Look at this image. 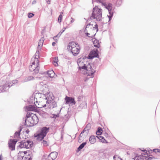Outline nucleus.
I'll use <instances>...</instances> for the list:
<instances>
[{"label": "nucleus", "instance_id": "2", "mask_svg": "<svg viewBox=\"0 0 160 160\" xmlns=\"http://www.w3.org/2000/svg\"><path fill=\"white\" fill-rule=\"evenodd\" d=\"M98 26L95 22H92L87 25L85 32L87 36L89 37H93L98 31Z\"/></svg>", "mask_w": 160, "mask_h": 160}, {"label": "nucleus", "instance_id": "26", "mask_svg": "<svg viewBox=\"0 0 160 160\" xmlns=\"http://www.w3.org/2000/svg\"><path fill=\"white\" fill-rule=\"evenodd\" d=\"M44 41V38L43 37L41 38L40 39L38 42V46L42 47L43 44V43Z\"/></svg>", "mask_w": 160, "mask_h": 160}, {"label": "nucleus", "instance_id": "1", "mask_svg": "<svg viewBox=\"0 0 160 160\" xmlns=\"http://www.w3.org/2000/svg\"><path fill=\"white\" fill-rule=\"evenodd\" d=\"M44 95L41 93L36 94L34 98V104L37 107L42 108L46 106L47 104V100L45 98Z\"/></svg>", "mask_w": 160, "mask_h": 160}, {"label": "nucleus", "instance_id": "33", "mask_svg": "<svg viewBox=\"0 0 160 160\" xmlns=\"http://www.w3.org/2000/svg\"><path fill=\"white\" fill-rule=\"evenodd\" d=\"M42 143L43 145L45 146H47L48 145V142L46 141L43 140Z\"/></svg>", "mask_w": 160, "mask_h": 160}, {"label": "nucleus", "instance_id": "9", "mask_svg": "<svg viewBox=\"0 0 160 160\" xmlns=\"http://www.w3.org/2000/svg\"><path fill=\"white\" fill-rule=\"evenodd\" d=\"M84 74L87 76H90L93 77L94 76V74L95 71L92 68L91 64L88 63L87 65L86 66V68L84 69Z\"/></svg>", "mask_w": 160, "mask_h": 160}, {"label": "nucleus", "instance_id": "3", "mask_svg": "<svg viewBox=\"0 0 160 160\" xmlns=\"http://www.w3.org/2000/svg\"><path fill=\"white\" fill-rule=\"evenodd\" d=\"M30 117V114L28 113L27 115V118L25 120V123L29 126H32L36 124L38 122V118L35 114H32Z\"/></svg>", "mask_w": 160, "mask_h": 160}, {"label": "nucleus", "instance_id": "18", "mask_svg": "<svg viewBox=\"0 0 160 160\" xmlns=\"http://www.w3.org/2000/svg\"><path fill=\"white\" fill-rule=\"evenodd\" d=\"M37 108L34 106L29 105L26 107V109L28 111H36Z\"/></svg>", "mask_w": 160, "mask_h": 160}, {"label": "nucleus", "instance_id": "41", "mask_svg": "<svg viewBox=\"0 0 160 160\" xmlns=\"http://www.w3.org/2000/svg\"><path fill=\"white\" fill-rule=\"evenodd\" d=\"M117 156H114L113 157V158H117Z\"/></svg>", "mask_w": 160, "mask_h": 160}, {"label": "nucleus", "instance_id": "13", "mask_svg": "<svg viewBox=\"0 0 160 160\" xmlns=\"http://www.w3.org/2000/svg\"><path fill=\"white\" fill-rule=\"evenodd\" d=\"M17 142V140L16 141L12 139L9 141L8 144L10 149L12 151L15 149V145Z\"/></svg>", "mask_w": 160, "mask_h": 160}, {"label": "nucleus", "instance_id": "44", "mask_svg": "<svg viewBox=\"0 0 160 160\" xmlns=\"http://www.w3.org/2000/svg\"><path fill=\"white\" fill-rule=\"evenodd\" d=\"M151 159H152V158H148V159H149L150 160Z\"/></svg>", "mask_w": 160, "mask_h": 160}, {"label": "nucleus", "instance_id": "12", "mask_svg": "<svg viewBox=\"0 0 160 160\" xmlns=\"http://www.w3.org/2000/svg\"><path fill=\"white\" fill-rule=\"evenodd\" d=\"M97 50H94L91 51L87 58L89 59H92L95 57H97L98 55Z\"/></svg>", "mask_w": 160, "mask_h": 160}, {"label": "nucleus", "instance_id": "45", "mask_svg": "<svg viewBox=\"0 0 160 160\" xmlns=\"http://www.w3.org/2000/svg\"><path fill=\"white\" fill-rule=\"evenodd\" d=\"M27 132H29V131H27Z\"/></svg>", "mask_w": 160, "mask_h": 160}, {"label": "nucleus", "instance_id": "4", "mask_svg": "<svg viewBox=\"0 0 160 160\" xmlns=\"http://www.w3.org/2000/svg\"><path fill=\"white\" fill-rule=\"evenodd\" d=\"M102 10L98 7L95 6L93 8L92 15L90 17L91 19H96L98 21H100L102 18Z\"/></svg>", "mask_w": 160, "mask_h": 160}, {"label": "nucleus", "instance_id": "7", "mask_svg": "<svg viewBox=\"0 0 160 160\" xmlns=\"http://www.w3.org/2000/svg\"><path fill=\"white\" fill-rule=\"evenodd\" d=\"M49 129V128H47L46 127H43L39 132H37L34 134V137L38 140H42L48 132Z\"/></svg>", "mask_w": 160, "mask_h": 160}, {"label": "nucleus", "instance_id": "17", "mask_svg": "<svg viewBox=\"0 0 160 160\" xmlns=\"http://www.w3.org/2000/svg\"><path fill=\"white\" fill-rule=\"evenodd\" d=\"M45 98L47 100V103L48 102L54 101L53 99L54 97L52 93H49L47 95V97H45Z\"/></svg>", "mask_w": 160, "mask_h": 160}, {"label": "nucleus", "instance_id": "22", "mask_svg": "<svg viewBox=\"0 0 160 160\" xmlns=\"http://www.w3.org/2000/svg\"><path fill=\"white\" fill-rule=\"evenodd\" d=\"M47 74L48 76L50 78H52L54 76V71L52 70H49L47 71Z\"/></svg>", "mask_w": 160, "mask_h": 160}, {"label": "nucleus", "instance_id": "11", "mask_svg": "<svg viewBox=\"0 0 160 160\" xmlns=\"http://www.w3.org/2000/svg\"><path fill=\"white\" fill-rule=\"evenodd\" d=\"M77 63L80 70L84 69L86 68L87 64V62H85L84 57H81L79 58L77 61Z\"/></svg>", "mask_w": 160, "mask_h": 160}, {"label": "nucleus", "instance_id": "43", "mask_svg": "<svg viewBox=\"0 0 160 160\" xmlns=\"http://www.w3.org/2000/svg\"><path fill=\"white\" fill-rule=\"evenodd\" d=\"M83 132H84V130H83L82 132V133H81V134L80 135H81V134L82 133H83Z\"/></svg>", "mask_w": 160, "mask_h": 160}, {"label": "nucleus", "instance_id": "46", "mask_svg": "<svg viewBox=\"0 0 160 160\" xmlns=\"http://www.w3.org/2000/svg\"><path fill=\"white\" fill-rule=\"evenodd\" d=\"M27 132H29V131H27Z\"/></svg>", "mask_w": 160, "mask_h": 160}, {"label": "nucleus", "instance_id": "6", "mask_svg": "<svg viewBox=\"0 0 160 160\" xmlns=\"http://www.w3.org/2000/svg\"><path fill=\"white\" fill-rule=\"evenodd\" d=\"M68 48L74 55L78 54L80 49L79 45L74 42H72L69 43Z\"/></svg>", "mask_w": 160, "mask_h": 160}, {"label": "nucleus", "instance_id": "21", "mask_svg": "<svg viewBox=\"0 0 160 160\" xmlns=\"http://www.w3.org/2000/svg\"><path fill=\"white\" fill-rule=\"evenodd\" d=\"M96 138L94 136H92L89 138V141L91 144H93L96 142Z\"/></svg>", "mask_w": 160, "mask_h": 160}, {"label": "nucleus", "instance_id": "27", "mask_svg": "<svg viewBox=\"0 0 160 160\" xmlns=\"http://www.w3.org/2000/svg\"><path fill=\"white\" fill-rule=\"evenodd\" d=\"M34 79V78L32 76H29L26 78L25 79V82H28Z\"/></svg>", "mask_w": 160, "mask_h": 160}, {"label": "nucleus", "instance_id": "14", "mask_svg": "<svg viewBox=\"0 0 160 160\" xmlns=\"http://www.w3.org/2000/svg\"><path fill=\"white\" fill-rule=\"evenodd\" d=\"M27 153V151L20 152L18 154V160H26V158L25 156V154Z\"/></svg>", "mask_w": 160, "mask_h": 160}, {"label": "nucleus", "instance_id": "30", "mask_svg": "<svg viewBox=\"0 0 160 160\" xmlns=\"http://www.w3.org/2000/svg\"><path fill=\"white\" fill-rule=\"evenodd\" d=\"M102 130L100 128V129L98 128V131L96 132V134L98 135H101L102 133Z\"/></svg>", "mask_w": 160, "mask_h": 160}, {"label": "nucleus", "instance_id": "23", "mask_svg": "<svg viewBox=\"0 0 160 160\" xmlns=\"http://www.w3.org/2000/svg\"><path fill=\"white\" fill-rule=\"evenodd\" d=\"M65 29L66 28H63L62 29V31H60L57 36H54L53 38V39L56 40H57V38H58L59 37L62 33L65 31Z\"/></svg>", "mask_w": 160, "mask_h": 160}, {"label": "nucleus", "instance_id": "34", "mask_svg": "<svg viewBox=\"0 0 160 160\" xmlns=\"http://www.w3.org/2000/svg\"><path fill=\"white\" fill-rule=\"evenodd\" d=\"M34 15V14L32 13H29L28 14V17L29 18H31L33 17Z\"/></svg>", "mask_w": 160, "mask_h": 160}, {"label": "nucleus", "instance_id": "24", "mask_svg": "<svg viewBox=\"0 0 160 160\" xmlns=\"http://www.w3.org/2000/svg\"><path fill=\"white\" fill-rule=\"evenodd\" d=\"M97 137L99 139V140L101 141V142H102V143H108L107 140H106L104 137L102 136H100L98 137L97 136Z\"/></svg>", "mask_w": 160, "mask_h": 160}, {"label": "nucleus", "instance_id": "36", "mask_svg": "<svg viewBox=\"0 0 160 160\" xmlns=\"http://www.w3.org/2000/svg\"><path fill=\"white\" fill-rule=\"evenodd\" d=\"M46 27H44V28L43 29V30H42V33H44L45 32V31H46Z\"/></svg>", "mask_w": 160, "mask_h": 160}, {"label": "nucleus", "instance_id": "42", "mask_svg": "<svg viewBox=\"0 0 160 160\" xmlns=\"http://www.w3.org/2000/svg\"><path fill=\"white\" fill-rule=\"evenodd\" d=\"M37 54H38H38H39V52H36V55Z\"/></svg>", "mask_w": 160, "mask_h": 160}, {"label": "nucleus", "instance_id": "20", "mask_svg": "<svg viewBox=\"0 0 160 160\" xmlns=\"http://www.w3.org/2000/svg\"><path fill=\"white\" fill-rule=\"evenodd\" d=\"M92 40L94 47L99 48L100 47V44L98 40L95 38H92Z\"/></svg>", "mask_w": 160, "mask_h": 160}, {"label": "nucleus", "instance_id": "16", "mask_svg": "<svg viewBox=\"0 0 160 160\" xmlns=\"http://www.w3.org/2000/svg\"><path fill=\"white\" fill-rule=\"evenodd\" d=\"M58 154V153L56 152H51L48 156V160H53L55 159L57 157Z\"/></svg>", "mask_w": 160, "mask_h": 160}, {"label": "nucleus", "instance_id": "15", "mask_svg": "<svg viewBox=\"0 0 160 160\" xmlns=\"http://www.w3.org/2000/svg\"><path fill=\"white\" fill-rule=\"evenodd\" d=\"M65 100L66 104H68L70 103L75 104L76 103L74 98L72 97L66 96L65 98Z\"/></svg>", "mask_w": 160, "mask_h": 160}, {"label": "nucleus", "instance_id": "35", "mask_svg": "<svg viewBox=\"0 0 160 160\" xmlns=\"http://www.w3.org/2000/svg\"><path fill=\"white\" fill-rule=\"evenodd\" d=\"M153 151L155 152H160V151L159 149H155L153 150Z\"/></svg>", "mask_w": 160, "mask_h": 160}, {"label": "nucleus", "instance_id": "25", "mask_svg": "<svg viewBox=\"0 0 160 160\" xmlns=\"http://www.w3.org/2000/svg\"><path fill=\"white\" fill-rule=\"evenodd\" d=\"M58 58L57 57H55L53 58L52 63L55 66H58Z\"/></svg>", "mask_w": 160, "mask_h": 160}, {"label": "nucleus", "instance_id": "19", "mask_svg": "<svg viewBox=\"0 0 160 160\" xmlns=\"http://www.w3.org/2000/svg\"><path fill=\"white\" fill-rule=\"evenodd\" d=\"M47 106L50 108H52L57 106L56 102L54 101L48 102L47 103Z\"/></svg>", "mask_w": 160, "mask_h": 160}, {"label": "nucleus", "instance_id": "8", "mask_svg": "<svg viewBox=\"0 0 160 160\" xmlns=\"http://www.w3.org/2000/svg\"><path fill=\"white\" fill-rule=\"evenodd\" d=\"M105 8L107 9L109 11V15H108L105 17L103 18V21L105 23H107L111 19L112 16V5L110 3H108L105 5Z\"/></svg>", "mask_w": 160, "mask_h": 160}, {"label": "nucleus", "instance_id": "39", "mask_svg": "<svg viewBox=\"0 0 160 160\" xmlns=\"http://www.w3.org/2000/svg\"><path fill=\"white\" fill-rule=\"evenodd\" d=\"M56 44V43L55 42H53L52 43V45L53 46H54Z\"/></svg>", "mask_w": 160, "mask_h": 160}, {"label": "nucleus", "instance_id": "31", "mask_svg": "<svg viewBox=\"0 0 160 160\" xmlns=\"http://www.w3.org/2000/svg\"><path fill=\"white\" fill-rule=\"evenodd\" d=\"M135 160H142V158L141 156H137L135 158Z\"/></svg>", "mask_w": 160, "mask_h": 160}, {"label": "nucleus", "instance_id": "32", "mask_svg": "<svg viewBox=\"0 0 160 160\" xmlns=\"http://www.w3.org/2000/svg\"><path fill=\"white\" fill-rule=\"evenodd\" d=\"M21 130V129H20L19 131H18V132H17L15 133V137H18L20 136V133Z\"/></svg>", "mask_w": 160, "mask_h": 160}, {"label": "nucleus", "instance_id": "38", "mask_svg": "<svg viewBox=\"0 0 160 160\" xmlns=\"http://www.w3.org/2000/svg\"><path fill=\"white\" fill-rule=\"evenodd\" d=\"M108 134L106 133H105V136L106 138L108 137Z\"/></svg>", "mask_w": 160, "mask_h": 160}, {"label": "nucleus", "instance_id": "29", "mask_svg": "<svg viewBox=\"0 0 160 160\" xmlns=\"http://www.w3.org/2000/svg\"><path fill=\"white\" fill-rule=\"evenodd\" d=\"M63 14L62 12H61V14L59 15L58 18V21L59 22H60L62 21V14Z\"/></svg>", "mask_w": 160, "mask_h": 160}, {"label": "nucleus", "instance_id": "37", "mask_svg": "<svg viewBox=\"0 0 160 160\" xmlns=\"http://www.w3.org/2000/svg\"><path fill=\"white\" fill-rule=\"evenodd\" d=\"M46 1L48 4H49L50 3V0H46Z\"/></svg>", "mask_w": 160, "mask_h": 160}, {"label": "nucleus", "instance_id": "10", "mask_svg": "<svg viewBox=\"0 0 160 160\" xmlns=\"http://www.w3.org/2000/svg\"><path fill=\"white\" fill-rule=\"evenodd\" d=\"M32 145V142L30 141L24 140L22 141L19 147L21 148H30Z\"/></svg>", "mask_w": 160, "mask_h": 160}, {"label": "nucleus", "instance_id": "5", "mask_svg": "<svg viewBox=\"0 0 160 160\" xmlns=\"http://www.w3.org/2000/svg\"><path fill=\"white\" fill-rule=\"evenodd\" d=\"M32 65L29 67V69L31 71H34L38 73L39 69V62L36 57L32 58L31 59Z\"/></svg>", "mask_w": 160, "mask_h": 160}, {"label": "nucleus", "instance_id": "28", "mask_svg": "<svg viewBox=\"0 0 160 160\" xmlns=\"http://www.w3.org/2000/svg\"><path fill=\"white\" fill-rule=\"evenodd\" d=\"M86 144V142H84L82 143L78 148V149L79 150H80L82 149Z\"/></svg>", "mask_w": 160, "mask_h": 160}, {"label": "nucleus", "instance_id": "47", "mask_svg": "<svg viewBox=\"0 0 160 160\" xmlns=\"http://www.w3.org/2000/svg\"><path fill=\"white\" fill-rule=\"evenodd\" d=\"M27 132H29V131H27Z\"/></svg>", "mask_w": 160, "mask_h": 160}, {"label": "nucleus", "instance_id": "40", "mask_svg": "<svg viewBox=\"0 0 160 160\" xmlns=\"http://www.w3.org/2000/svg\"><path fill=\"white\" fill-rule=\"evenodd\" d=\"M2 155H0V160H2Z\"/></svg>", "mask_w": 160, "mask_h": 160}]
</instances>
